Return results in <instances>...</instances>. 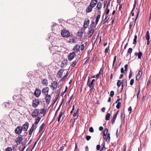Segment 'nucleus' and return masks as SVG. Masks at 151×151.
Segmentation results:
<instances>
[{"instance_id":"39","label":"nucleus","mask_w":151,"mask_h":151,"mask_svg":"<svg viewBox=\"0 0 151 151\" xmlns=\"http://www.w3.org/2000/svg\"><path fill=\"white\" fill-rule=\"evenodd\" d=\"M136 1L135 0L134 1V4L133 5V9H132V11H131V12H132V11H133L134 10V9H135V8L136 7Z\"/></svg>"},{"instance_id":"21","label":"nucleus","mask_w":151,"mask_h":151,"mask_svg":"<svg viewBox=\"0 0 151 151\" xmlns=\"http://www.w3.org/2000/svg\"><path fill=\"white\" fill-rule=\"evenodd\" d=\"M94 81H95V79H93L92 80L91 83L88 85V86L90 88L92 87L91 89H92L93 88V87L94 86V84H93V82Z\"/></svg>"},{"instance_id":"56","label":"nucleus","mask_w":151,"mask_h":151,"mask_svg":"<svg viewBox=\"0 0 151 151\" xmlns=\"http://www.w3.org/2000/svg\"><path fill=\"white\" fill-rule=\"evenodd\" d=\"M114 92L113 91H111L110 92V96L111 97H113L114 96Z\"/></svg>"},{"instance_id":"18","label":"nucleus","mask_w":151,"mask_h":151,"mask_svg":"<svg viewBox=\"0 0 151 151\" xmlns=\"http://www.w3.org/2000/svg\"><path fill=\"white\" fill-rule=\"evenodd\" d=\"M38 106V100L35 99L33 100L32 103V106L35 108H36Z\"/></svg>"},{"instance_id":"8","label":"nucleus","mask_w":151,"mask_h":151,"mask_svg":"<svg viewBox=\"0 0 151 151\" xmlns=\"http://www.w3.org/2000/svg\"><path fill=\"white\" fill-rule=\"evenodd\" d=\"M89 22L90 20L89 19H86L83 24V27L85 28H87L89 23Z\"/></svg>"},{"instance_id":"6","label":"nucleus","mask_w":151,"mask_h":151,"mask_svg":"<svg viewBox=\"0 0 151 151\" xmlns=\"http://www.w3.org/2000/svg\"><path fill=\"white\" fill-rule=\"evenodd\" d=\"M64 70L63 69H61L59 70L57 73V76L58 78H61L62 76Z\"/></svg>"},{"instance_id":"47","label":"nucleus","mask_w":151,"mask_h":151,"mask_svg":"<svg viewBox=\"0 0 151 151\" xmlns=\"http://www.w3.org/2000/svg\"><path fill=\"white\" fill-rule=\"evenodd\" d=\"M121 104V103L120 102H118L117 103V104L116 106V108L117 109H119L120 108Z\"/></svg>"},{"instance_id":"14","label":"nucleus","mask_w":151,"mask_h":151,"mask_svg":"<svg viewBox=\"0 0 151 151\" xmlns=\"http://www.w3.org/2000/svg\"><path fill=\"white\" fill-rule=\"evenodd\" d=\"M51 96L46 94V102L47 103L49 104L50 101Z\"/></svg>"},{"instance_id":"49","label":"nucleus","mask_w":151,"mask_h":151,"mask_svg":"<svg viewBox=\"0 0 151 151\" xmlns=\"http://www.w3.org/2000/svg\"><path fill=\"white\" fill-rule=\"evenodd\" d=\"M91 137L89 135H86V138L87 141H89L91 138Z\"/></svg>"},{"instance_id":"61","label":"nucleus","mask_w":151,"mask_h":151,"mask_svg":"<svg viewBox=\"0 0 151 151\" xmlns=\"http://www.w3.org/2000/svg\"><path fill=\"white\" fill-rule=\"evenodd\" d=\"M103 69L102 68H101L99 73L100 75L101 74L103 73Z\"/></svg>"},{"instance_id":"33","label":"nucleus","mask_w":151,"mask_h":151,"mask_svg":"<svg viewBox=\"0 0 151 151\" xmlns=\"http://www.w3.org/2000/svg\"><path fill=\"white\" fill-rule=\"evenodd\" d=\"M108 132V129L107 128H106L105 129L104 131L103 132V135L105 136L106 135H107V133Z\"/></svg>"},{"instance_id":"10","label":"nucleus","mask_w":151,"mask_h":151,"mask_svg":"<svg viewBox=\"0 0 151 151\" xmlns=\"http://www.w3.org/2000/svg\"><path fill=\"white\" fill-rule=\"evenodd\" d=\"M32 116L33 117H36L38 116V110L36 109L34 110L32 113Z\"/></svg>"},{"instance_id":"9","label":"nucleus","mask_w":151,"mask_h":151,"mask_svg":"<svg viewBox=\"0 0 151 151\" xmlns=\"http://www.w3.org/2000/svg\"><path fill=\"white\" fill-rule=\"evenodd\" d=\"M20 96L19 95H14L13 97V99L16 101H18V100L20 99Z\"/></svg>"},{"instance_id":"16","label":"nucleus","mask_w":151,"mask_h":151,"mask_svg":"<svg viewBox=\"0 0 151 151\" xmlns=\"http://www.w3.org/2000/svg\"><path fill=\"white\" fill-rule=\"evenodd\" d=\"M49 91V88L48 87H46L43 88L42 90V92L43 93L48 94V93Z\"/></svg>"},{"instance_id":"35","label":"nucleus","mask_w":151,"mask_h":151,"mask_svg":"<svg viewBox=\"0 0 151 151\" xmlns=\"http://www.w3.org/2000/svg\"><path fill=\"white\" fill-rule=\"evenodd\" d=\"M96 25H93V24H91L90 25V28H89V29H93V30H94V29L96 28Z\"/></svg>"},{"instance_id":"48","label":"nucleus","mask_w":151,"mask_h":151,"mask_svg":"<svg viewBox=\"0 0 151 151\" xmlns=\"http://www.w3.org/2000/svg\"><path fill=\"white\" fill-rule=\"evenodd\" d=\"M132 75V72L131 70H130V71L129 72V79H130L131 78V77Z\"/></svg>"},{"instance_id":"29","label":"nucleus","mask_w":151,"mask_h":151,"mask_svg":"<svg viewBox=\"0 0 151 151\" xmlns=\"http://www.w3.org/2000/svg\"><path fill=\"white\" fill-rule=\"evenodd\" d=\"M42 83L43 84H44L47 85L48 84V81L47 79L44 78L42 81Z\"/></svg>"},{"instance_id":"25","label":"nucleus","mask_w":151,"mask_h":151,"mask_svg":"<svg viewBox=\"0 0 151 151\" xmlns=\"http://www.w3.org/2000/svg\"><path fill=\"white\" fill-rule=\"evenodd\" d=\"M45 126V124L44 123H43L41 124L39 128V132H40L43 129Z\"/></svg>"},{"instance_id":"60","label":"nucleus","mask_w":151,"mask_h":151,"mask_svg":"<svg viewBox=\"0 0 151 151\" xmlns=\"http://www.w3.org/2000/svg\"><path fill=\"white\" fill-rule=\"evenodd\" d=\"M109 49V47H107L106 48L105 50V51H104L105 53H106L108 52Z\"/></svg>"},{"instance_id":"62","label":"nucleus","mask_w":151,"mask_h":151,"mask_svg":"<svg viewBox=\"0 0 151 151\" xmlns=\"http://www.w3.org/2000/svg\"><path fill=\"white\" fill-rule=\"evenodd\" d=\"M116 55L114 56V60L113 61V65H114L115 63V62L116 60Z\"/></svg>"},{"instance_id":"57","label":"nucleus","mask_w":151,"mask_h":151,"mask_svg":"<svg viewBox=\"0 0 151 151\" xmlns=\"http://www.w3.org/2000/svg\"><path fill=\"white\" fill-rule=\"evenodd\" d=\"M77 62H76V61H74L73 62L72 64H71V66L72 67H74L75 66V65L76 64Z\"/></svg>"},{"instance_id":"44","label":"nucleus","mask_w":151,"mask_h":151,"mask_svg":"<svg viewBox=\"0 0 151 151\" xmlns=\"http://www.w3.org/2000/svg\"><path fill=\"white\" fill-rule=\"evenodd\" d=\"M86 28H85L84 27H83V28H82L81 30V32H82L83 34V33H85V30Z\"/></svg>"},{"instance_id":"23","label":"nucleus","mask_w":151,"mask_h":151,"mask_svg":"<svg viewBox=\"0 0 151 151\" xmlns=\"http://www.w3.org/2000/svg\"><path fill=\"white\" fill-rule=\"evenodd\" d=\"M145 38L146 40H150V35L148 31H147L146 32L145 35Z\"/></svg>"},{"instance_id":"42","label":"nucleus","mask_w":151,"mask_h":151,"mask_svg":"<svg viewBox=\"0 0 151 151\" xmlns=\"http://www.w3.org/2000/svg\"><path fill=\"white\" fill-rule=\"evenodd\" d=\"M139 12H140V9H139L137 11V15H136V17L135 19V22L136 21V20L137 19V18L138 17L139 15Z\"/></svg>"},{"instance_id":"13","label":"nucleus","mask_w":151,"mask_h":151,"mask_svg":"<svg viewBox=\"0 0 151 151\" xmlns=\"http://www.w3.org/2000/svg\"><path fill=\"white\" fill-rule=\"evenodd\" d=\"M93 8L92 6L90 5L87 7L86 9V13H89L91 12L92 9Z\"/></svg>"},{"instance_id":"20","label":"nucleus","mask_w":151,"mask_h":151,"mask_svg":"<svg viewBox=\"0 0 151 151\" xmlns=\"http://www.w3.org/2000/svg\"><path fill=\"white\" fill-rule=\"evenodd\" d=\"M110 134L108 133L107 134L106 138V141L107 142L109 143L110 142Z\"/></svg>"},{"instance_id":"2","label":"nucleus","mask_w":151,"mask_h":151,"mask_svg":"<svg viewBox=\"0 0 151 151\" xmlns=\"http://www.w3.org/2000/svg\"><path fill=\"white\" fill-rule=\"evenodd\" d=\"M23 130L22 126H18L15 129V133L17 134H19Z\"/></svg>"},{"instance_id":"11","label":"nucleus","mask_w":151,"mask_h":151,"mask_svg":"<svg viewBox=\"0 0 151 151\" xmlns=\"http://www.w3.org/2000/svg\"><path fill=\"white\" fill-rule=\"evenodd\" d=\"M97 3V0H92L90 3V5L92 6L93 7H94L95 6Z\"/></svg>"},{"instance_id":"24","label":"nucleus","mask_w":151,"mask_h":151,"mask_svg":"<svg viewBox=\"0 0 151 151\" xmlns=\"http://www.w3.org/2000/svg\"><path fill=\"white\" fill-rule=\"evenodd\" d=\"M40 113L42 114H44L45 115L46 114V110L45 108H43L41 109L40 110Z\"/></svg>"},{"instance_id":"15","label":"nucleus","mask_w":151,"mask_h":151,"mask_svg":"<svg viewBox=\"0 0 151 151\" xmlns=\"http://www.w3.org/2000/svg\"><path fill=\"white\" fill-rule=\"evenodd\" d=\"M90 30L88 31V37L90 38L91 37V36L93 34L94 30H93V29H89Z\"/></svg>"},{"instance_id":"3","label":"nucleus","mask_w":151,"mask_h":151,"mask_svg":"<svg viewBox=\"0 0 151 151\" xmlns=\"http://www.w3.org/2000/svg\"><path fill=\"white\" fill-rule=\"evenodd\" d=\"M29 127V124L28 122H26L22 127L23 131L25 132L27 131Z\"/></svg>"},{"instance_id":"64","label":"nucleus","mask_w":151,"mask_h":151,"mask_svg":"<svg viewBox=\"0 0 151 151\" xmlns=\"http://www.w3.org/2000/svg\"><path fill=\"white\" fill-rule=\"evenodd\" d=\"M64 148L63 146L61 147L60 149L58 151H63Z\"/></svg>"},{"instance_id":"59","label":"nucleus","mask_w":151,"mask_h":151,"mask_svg":"<svg viewBox=\"0 0 151 151\" xmlns=\"http://www.w3.org/2000/svg\"><path fill=\"white\" fill-rule=\"evenodd\" d=\"M141 77V76H137L136 77V80L137 81H139V80Z\"/></svg>"},{"instance_id":"32","label":"nucleus","mask_w":151,"mask_h":151,"mask_svg":"<svg viewBox=\"0 0 151 151\" xmlns=\"http://www.w3.org/2000/svg\"><path fill=\"white\" fill-rule=\"evenodd\" d=\"M137 36L136 35H135L134 36V38L133 40V44L135 45L137 43Z\"/></svg>"},{"instance_id":"45","label":"nucleus","mask_w":151,"mask_h":151,"mask_svg":"<svg viewBox=\"0 0 151 151\" xmlns=\"http://www.w3.org/2000/svg\"><path fill=\"white\" fill-rule=\"evenodd\" d=\"M125 117V114L123 113H121V118L122 120V119L123 118L124 119Z\"/></svg>"},{"instance_id":"1","label":"nucleus","mask_w":151,"mask_h":151,"mask_svg":"<svg viewBox=\"0 0 151 151\" xmlns=\"http://www.w3.org/2000/svg\"><path fill=\"white\" fill-rule=\"evenodd\" d=\"M62 36L64 37H68L70 35V33L68 30H62L61 32Z\"/></svg>"},{"instance_id":"26","label":"nucleus","mask_w":151,"mask_h":151,"mask_svg":"<svg viewBox=\"0 0 151 151\" xmlns=\"http://www.w3.org/2000/svg\"><path fill=\"white\" fill-rule=\"evenodd\" d=\"M117 116L114 115L113 118L111 120V123L112 124H114L115 123V120L116 119Z\"/></svg>"},{"instance_id":"28","label":"nucleus","mask_w":151,"mask_h":151,"mask_svg":"<svg viewBox=\"0 0 151 151\" xmlns=\"http://www.w3.org/2000/svg\"><path fill=\"white\" fill-rule=\"evenodd\" d=\"M110 116V113H107L106 115L105 119L106 120H108L109 119Z\"/></svg>"},{"instance_id":"12","label":"nucleus","mask_w":151,"mask_h":151,"mask_svg":"<svg viewBox=\"0 0 151 151\" xmlns=\"http://www.w3.org/2000/svg\"><path fill=\"white\" fill-rule=\"evenodd\" d=\"M80 46H78V45H76L73 48V50L76 51V52H78L80 51Z\"/></svg>"},{"instance_id":"4","label":"nucleus","mask_w":151,"mask_h":151,"mask_svg":"<svg viewBox=\"0 0 151 151\" xmlns=\"http://www.w3.org/2000/svg\"><path fill=\"white\" fill-rule=\"evenodd\" d=\"M75 55H76L75 52H73L70 53L68 56V60L69 61H71L74 58Z\"/></svg>"},{"instance_id":"5","label":"nucleus","mask_w":151,"mask_h":151,"mask_svg":"<svg viewBox=\"0 0 151 151\" xmlns=\"http://www.w3.org/2000/svg\"><path fill=\"white\" fill-rule=\"evenodd\" d=\"M23 139L22 137H18L17 138L16 140H15L16 142L17 143V145H18L22 143V141Z\"/></svg>"},{"instance_id":"46","label":"nucleus","mask_w":151,"mask_h":151,"mask_svg":"<svg viewBox=\"0 0 151 151\" xmlns=\"http://www.w3.org/2000/svg\"><path fill=\"white\" fill-rule=\"evenodd\" d=\"M108 6H109L108 5H107L106 11V15H108L109 12V9H107L108 8Z\"/></svg>"},{"instance_id":"50","label":"nucleus","mask_w":151,"mask_h":151,"mask_svg":"<svg viewBox=\"0 0 151 151\" xmlns=\"http://www.w3.org/2000/svg\"><path fill=\"white\" fill-rule=\"evenodd\" d=\"M105 150V144H104L103 146L101 148V149L100 150V151H102L103 150Z\"/></svg>"},{"instance_id":"41","label":"nucleus","mask_w":151,"mask_h":151,"mask_svg":"<svg viewBox=\"0 0 151 151\" xmlns=\"http://www.w3.org/2000/svg\"><path fill=\"white\" fill-rule=\"evenodd\" d=\"M132 50H133L132 48H129L127 51V53L130 54L132 52Z\"/></svg>"},{"instance_id":"34","label":"nucleus","mask_w":151,"mask_h":151,"mask_svg":"<svg viewBox=\"0 0 151 151\" xmlns=\"http://www.w3.org/2000/svg\"><path fill=\"white\" fill-rule=\"evenodd\" d=\"M68 73L67 72V73L61 79V81H64L65 79L67 77L68 75Z\"/></svg>"},{"instance_id":"27","label":"nucleus","mask_w":151,"mask_h":151,"mask_svg":"<svg viewBox=\"0 0 151 151\" xmlns=\"http://www.w3.org/2000/svg\"><path fill=\"white\" fill-rule=\"evenodd\" d=\"M63 114V112L62 111H61L60 113V114L58 116V122H60V118L62 116Z\"/></svg>"},{"instance_id":"31","label":"nucleus","mask_w":151,"mask_h":151,"mask_svg":"<svg viewBox=\"0 0 151 151\" xmlns=\"http://www.w3.org/2000/svg\"><path fill=\"white\" fill-rule=\"evenodd\" d=\"M122 83H123V81L122 82L121 80H118L117 81V85L118 87H119L122 84Z\"/></svg>"},{"instance_id":"36","label":"nucleus","mask_w":151,"mask_h":151,"mask_svg":"<svg viewBox=\"0 0 151 151\" xmlns=\"http://www.w3.org/2000/svg\"><path fill=\"white\" fill-rule=\"evenodd\" d=\"M142 53L141 52H139L138 54V57L139 59H141V57L142 56Z\"/></svg>"},{"instance_id":"38","label":"nucleus","mask_w":151,"mask_h":151,"mask_svg":"<svg viewBox=\"0 0 151 151\" xmlns=\"http://www.w3.org/2000/svg\"><path fill=\"white\" fill-rule=\"evenodd\" d=\"M142 70L141 68H140V69L139 70V72L138 73V74L137 76H138L141 77L142 74Z\"/></svg>"},{"instance_id":"17","label":"nucleus","mask_w":151,"mask_h":151,"mask_svg":"<svg viewBox=\"0 0 151 151\" xmlns=\"http://www.w3.org/2000/svg\"><path fill=\"white\" fill-rule=\"evenodd\" d=\"M58 85V83L56 81H55L53 82L52 83L51 86L53 87L54 89L56 88Z\"/></svg>"},{"instance_id":"55","label":"nucleus","mask_w":151,"mask_h":151,"mask_svg":"<svg viewBox=\"0 0 151 151\" xmlns=\"http://www.w3.org/2000/svg\"><path fill=\"white\" fill-rule=\"evenodd\" d=\"M12 149L11 147H8L6 149L5 151H12Z\"/></svg>"},{"instance_id":"30","label":"nucleus","mask_w":151,"mask_h":151,"mask_svg":"<svg viewBox=\"0 0 151 151\" xmlns=\"http://www.w3.org/2000/svg\"><path fill=\"white\" fill-rule=\"evenodd\" d=\"M97 57L96 55H94L93 56L92 58V63H94L95 62L97 59Z\"/></svg>"},{"instance_id":"7","label":"nucleus","mask_w":151,"mask_h":151,"mask_svg":"<svg viewBox=\"0 0 151 151\" xmlns=\"http://www.w3.org/2000/svg\"><path fill=\"white\" fill-rule=\"evenodd\" d=\"M68 64L67 60H64L62 61L61 65L62 67L64 68Z\"/></svg>"},{"instance_id":"58","label":"nucleus","mask_w":151,"mask_h":151,"mask_svg":"<svg viewBox=\"0 0 151 151\" xmlns=\"http://www.w3.org/2000/svg\"><path fill=\"white\" fill-rule=\"evenodd\" d=\"M140 91H141V90H140V87L139 86V89L138 90V93H137V98H138V95H139V93L140 92Z\"/></svg>"},{"instance_id":"51","label":"nucleus","mask_w":151,"mask_h":151,"mask_svg":"<svg viewBox=\"0 0 151 151\" xmlns=\"http://www.w3.org/2000/svg\"><path fill=\"white\" fill-rule=\"evenodd\" d=\"M34 130L30 128L29 131V134L31 135L32 134Z\"/></svg>"},{"instance_id":"63","label":"nucleus","mask_w":151,"mask_h":151,"mask_svg":"<svg viewBox=\"0 0 151 151\" xmlns=\"http://www.w3.org/2000/svg\"><path fill=\"white\" fill-rule=\"evenodd\" d=\"M128 65L126 64L124 65V68H125V71H127V67H128Z\"/></svg>"},{"instance_id":"22","label":"nucleus","mask_w":151,"mask_h":151,"mask_svg":"<svg viewBox=\"0 0 151 151\" xmlns=\"http://www.w3.org/2000/svg\"><path fill=\"white\" fill-rule=\"evenodd\" d=\"M101 17V15L100 14H98L96 17V24H97L99 20L100 19Z\"/></svg>"},{"instance_id":"52","label":"nucleus","mask_w":151,"mask_h":151,"mask_svg":"<svg viewBox=\"0 0 151 151\" xmlns=\"http://www.w3.org/2000/svg\"><path fill=\"white\" fill-rule=\"evenodd\" d=\"M37 92H38V88H37L36 89V90L34 93V94L35 96L37 97H38V93H37Z\"/></svg>"},{"instance_id":"53","label":"nucleus","mask_w":151,"mask_h":151,"mask_svg":"<svg viewBox=\"0 0 151 151\" xmlns=\"http://www.w3.org/2000/svg\"><path fill=\"white\" fill-rule=\"evenodd\" d=\"M89 131L91 132H93L94 130L93 128L92 127H91L89 128Z\"/></svg>"},{"instance_id":"37","label":"nucleus","mask_w":151,"mask_h":151,"mask_svg":"<svg viewBox=\"0 0 151 151\" xmlns=\"http://www.w3.org/2000/svg\"><path fill=\"white\" fill-rule=\"evenodd\" d=\"M78 110H79V109H78L77 111H76V113H74V114H73V116L74 117H76V119L77 118V117L78 116Z\"/></svg>"},{"instance_id":"43","label":"nucleus","mask_w":151,"mask_h":151,"mask_svg":"<svg viewBox=\"0 0 151 151\" xmlns=\"http://www.w3.org/2000/svg\"><path fill=\"white\" fill-rule=\"evenodd\" d=\"M84 47V44H82L81 45V46H80V50L81 51H82L83 50Z\"/></svg>"},{"instance_id":"40","label":"nucleus","mask_w":151,"mask_h":151,"mask_svg":"<svg viewBox=\"0 0 151 151\" xmlns=\"http://www.w3.org/2000/svg\"><path fill=\"white\" fill-rule=\"evenodd\" d=\"M83 34L81 32H78L77 35L78 37H81L82 36Z\"/></svg>"},{"instance_id":"19","label":"nucleus","mask_w":151,"mask_h":151,"mask_svg":"<svg viewBox=\"0 0 151 151\" xmlns=\"http://www.w3.org/2000/svg\"><path fill=\"white\" fill-rule=\"evenodd\" d=\"M102 6V4L101 2H99L97 3L96 7L98 10H100Z\"/></svg>"},{"instance_id":"54","label":"nucleus","mask_w":151,"mask_h":151,"mask_svg":"<svg viewBox=\"0 0 151 151\" xmlns=\"http://www.w3.org/2000/svg\"><path fill=\"white\" fill-rule=\"evenodd\" d=\"M134 83V80L132 79L131 80L130 82V84L131 85H132Z\"/></svg>"}]
</instances>
